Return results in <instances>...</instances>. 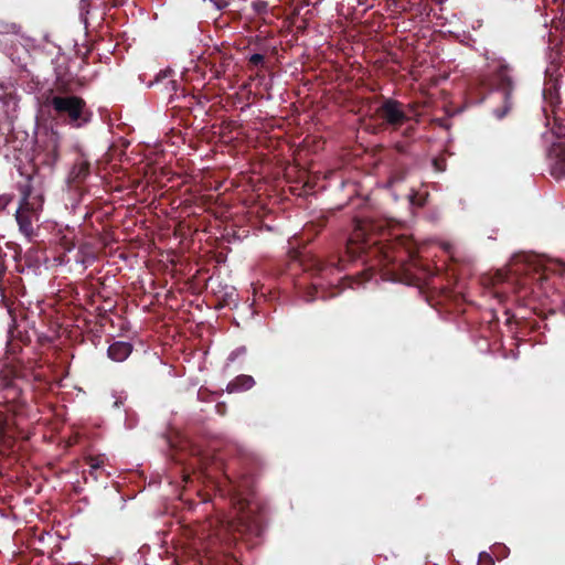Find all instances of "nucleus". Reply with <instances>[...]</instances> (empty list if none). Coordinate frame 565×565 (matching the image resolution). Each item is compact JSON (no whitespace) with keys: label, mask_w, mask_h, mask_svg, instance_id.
Segmentation results:
<instances>
[{"label":"nucleus","mask_w":565,"mask_h":565,"mask_svg":"<svg viewBox=\"0 0 565 565\" xmlns=\"http://www.w3.org/2000/svg\"><path fill=\"white\" fill-rule=\"evenodd\" d=\"M40 207V198L24 194L20 207L17 211L15 218L19 224L20 232L26 237H32L34 234L33 224L38 221Z\"/></svg>","instance_id":"obj_1"},{"label":"nucleus","mask_w":565,"mask_h":565,"mask_svg":"<svg viewBox=\"0 0 565 565\" xmlns=\"http://www.w3.org/2000/svg\"><path fill=\"white\" fill-rule=\"evenodd\" d=\"M51 105L60 117H67L71 124L79 126L84 109V102L76 96H53Z\"/></svg>","instance_id":"obj_2"},{"label":"nucleus","mask_w":565,"mask_h":565,"mask_svg":"<svg viewBox=\"0 0 565 565\" xmlns=\"http://www.w3.org/2000/svg\"><path fill=\"white\" fill-rule=\"evenodd\" d=\"M546 82L545 86L543 88V98L544 102L552 107V111L554 114V127L552 129V135L556 137V134L558 131V128H563V132H565V126L558 125L557 121L559 120L558 115L555 111V106L559 103V95H558V75H556L554 72L547 71L546 72Z\"/></svg>","instance_id":"obj_3"},{"label":"nucleus","mask_w":565,"mask_h":565,"mask_svg":"<svg viewBox=\"0 0 565 565\" xmlns=\"http://www.w3.org/2000/svg\"><path fill=\"white\" fill-rule=\"evenodd\" d=\"M556 140L552 142L550 148V158L552 162V174L556 178L565 175V132L563 128H558Z\"/></svg>","instance_id":"obj_4"},{"label":"nucleus","mask_w":565,"mask_h":565,"mask_svg":"<svg viewBox=\"0 0 565 565\" xmlns=\"http://www.w3.org/2000/svg\"><path fill=\"white\" fill-rule=\"evenodd\" d=\"M379 116L392 126H399L407 119L402 105L395 100H385L376 109Z\"/></svg>","instance_id":"obj_5"},{"label":"nucleus","mask_w":565,"mask_h":565,"mask_svg":"<svg viewBox=\"0 0 565 565\" xmlns=\"http://www.w3.org/2000/svg\"><path fill=\"white\" fill-rule=\"evenodd\" d=\"M498 77L500 81V88L502 89L505 105H504V110L502 113L495 111V115L498 118H502L504 116V114L508 111V109L510 108L509 94H510L512 81H511V77L509 74V70L507 67H503L500 70Z\"/></svg>","instance_id":"obj_6"},{"label":"nucleus","mask_w":565,"mask_h":565,"mask_svg":"<svg viewBox=\"0 0 565 565\" xmlns=\"http://www.w3.org/2000/svg\"><path fill=\"white\" fill-rule=\"evenodd\" d=\"M130 353L131 345L128 342H116L108 349V356L116 362L126 360Z\"/></svg>","instance_id":"obj_7"},{"label":"nucleus","mask_w":565,"mask_h":565,"mask_svg":"<svg viewBox=\"0 0 565 565\" xmlns=\"http://www.w3.org/2000/svg\"><path fill=\"white\" fill-rule=\"evenodd\" d=\"M254 379L249 375H241L227 385L228 392L248 390L254 385Z\"/></svg>","instance_id":"obj_8"},{"label":"nucleus","mask_w":565,"mask_h":565,"mask_svg":"<svg viewBox=\"0 0 565 565\" xmlns=\"http://www.w3.org/2000/svg\"><path fill=\"white\" fill-rule=\"evenodd\" d=\"M87 463L92 470H97L104 465L103 457H89Z\"/></svg>","instance_id":"obj_9"},{"label":"nucleus","mask_w":565,"mask_h":565,"mask_svg":"<svg viewBox=\"0 0 565 565\" xmlns=\"http://www.w3.org/2000/svg\"><path fill=\"white\" fill-rule=\"evenodd\" d=\"M478 565H493V559L489 554L481 553L479 555Z\"/></svg>","instance_id":"obj_10"},{"label":"nucleus","mask_w":565,"mask_h":565,"mask_svg":"<svg viewBox=\"0 0 565 565\" xmlns=\"http://www.w3.org/2000/svg\"><path fill=\"white\" fill-rule=\"evenodd\" d=\"M263 58H264V57H263V55H260V54H254V55H252V57H250V62H252V63H254V64H259V63H262V62H263Z\"/></svg>","instance_id":"obj_11"},{"label":"nucleus","mask_w":565,"mask_h":565,"mask_svg":"<svg viewBox=\"0 0 565 565\" xmlns=\"http://www.w3.org/2000/svg\"><path fill=\"white\" fill-rule=\"evenodd\" d=\"M245 519L246 516L242 513V515L239 516V522H245Z\"/></svg>","instance_id":"obj_12"},{"label":"nucleus","mask_w":565,"mask_h":565,"mask_svg":"<svg viewBox=\"0 0 565 565\" xmlns=\"http://www.w3.org/2000/svg\"><path fill=\"white\" fill-rule=\"evenodd\" d=\"M434 164L436 166V168H437L438 170H443V168L438 166L437 161H434Z\"/></svg>","instance_id":"obj_13"},{"label":"nucleus","mask_w":565,"mask_h":565,"mask_svg":"<svg viewBox=\"0 0 565 565\" xmlns=\"http://www.w3.org/2000/svg\"><path fill=\"white\" fill-rule=\"evenodd\" d=\"M2 430V427H0V431Z\"/></svg>","instance_id":"obj_14"}]
</instances>
